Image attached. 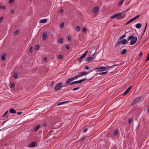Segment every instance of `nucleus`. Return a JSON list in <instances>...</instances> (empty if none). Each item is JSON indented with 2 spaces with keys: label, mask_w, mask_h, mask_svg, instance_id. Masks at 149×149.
<instances>
[{
  "label": "nucleus",
  "mask_w": 149,
  "mask_h": 149,
  "mask_svg": "<svg viewBox=\"0 0 149 149\" xmlns=\"http://www.w3.org/2000/svg\"><path fill=\"white\" fill-rule=\"evenodd\" d=\"M131 39L132 40L130 43V45H132L134 44L136 42L137 40V38L136 36H134L133 35H131L128 38L127 40H130Z\"/></svg>",
  "instance_id": "nucleus-1"
},
{
  "label": "nucleus",
  "mask_w": 149,
  "mask_h": 149,
  "mask_svg": "<svg viewBox=\"0 0 149 149\" xmlns=\"http://www.w3.org/2000/svg\"><path fill=\"white\" fill-rule=\"evenodd\" d=\"M127 42V40L126 39H123L122 40H121L117 42L116 45L117 46H118L121 44L124 45L126 44Z\"/></svg>",
  "instance_id": "nucleus-2"
},
{
  "label": "nucleus",
  "mask_w": 149,
  "mask_h": 149,
  "mask_svg": "<svg viewBox=\"0 0 149 149\" xmlns=\"http://www.w3.org/2000/svg\"><path fill=\"white\" fill-rule=\"evenodd\" d=\"M63 84V83L61 82L57 84L55 86L54 88L55 91H56L60 89L62 85Z\"/></svg>",
  "instance_id": "nucleus-3"
},
{
  "label": "nucleus",
  "mask_w": 149,
  "mask_h": 149,
  "mask_svg": "<svg viewBox=\"0 0 149 149\" xmlns=\"http://www.w3.org/2000/svg\"><path fill=\"white\" fill-rule=\"evenodd\" d=\"M94 70H97V72H101L105 71L107 70L106 67L101 66L98 68H95Z\"/></svg>",
  "instance_id": "nucleus-4"
},
{
  "label": "nucleus",
  "mask_w": 149,
  "mask_h": 149,
  "mask_svg": "<svg viewBox=\"0 0 149 149\" xmlns=\"http://www.w3.org/2000/svg\"><path fill=\"white\" fill-rule=\"evenodd\" d=\"M88 52V51H86L77 60L79 62H81L82 61L81 59L84 58L86 56L87 53Z\"/></svg>",
  "instance_id": "nucleus-5"
},
{
  "label": "nucleus",
  "mask_w": 149,
  "mask_h": 149,
  "mask_svg": "<svg viewBox=\"0 0 149 149\" xmlns=\"http://www.w3.org/2000/svg\"><path fill=\"white\" fill-rule=\"evenodd\" d=\"M141 97H138L135 99L132 103V105L133 106L139 101L141 99Z\"/></svg>",
  "instance_id": "nucleus-6"
},
{
  "label": "nucleus",
  "mask_w": 149,
  "mask_h": 149,
  "mask_svg": "<svg viewBox=\"0 0 149 149\" xmlns=\"http://www.w3.org/2000/svg\"><path fill=\"white\" fill-rule=\"evenodd\" d=\"M132 87V85L130 86L125 91V92L123 93V95H125L127 93H128Z\"/></svg>",
  "instance_id": "nucleus-7"
},
{
  "label": "nucleus",
  "mask_w": 149,
  "mask_h": 149,
  "mask_svg": "<svg viewBox=\"0 0 149 149\" xmlns=\"http://www.w3.org/2000/svg\"><path fill=\"white\" fill-rule=\"evenodd\" d=\"M37 144V142L36 141H33L30 143L28 146L29 147H34Z\"/></svg>",
  "instance_id": "nucleus-8"
},
{
  "label": "nucleus",
  "mask_w": 149,
  "mask_h": 149,
  "mask_svg": "<svg viewBox=\"0 0 149 149\" xmlns=\"http://www.w3.org/2000/svg\"><path fill=\"white\" fill-rule=\"evenodd\" d=\"M107 73V71H106V72H101V73H96L90 79H89L90 80H91V79L92 78H93V77H94L95 76H97V75L98 74H100V75L105 74H106Z\"/></svg>",
  "instance_id": "nucleus-9"
},
{
  "label": "nucleus",
  "mask_w": 149,
  "mask_h": 149,
  "mask_svg": "<svg viewBox=\"0 0 149 149\" xmlns=\"http://www.w3.org/2000/svg\"><path fill=\"white\" fill-rule=\"evenodd\" d=\"M94 59V58L92 56L88 57L86 58V62H89V61L93 60Z\"/></svg>",
  "instance_id": "nucleus-10"
},
{
  "label": "nucleus",
  "mask_w": 149,
  "mask_h": 149,
  "mask_svg": "<svg viewBox=\"0 0 149 149\" xmlns=\"http://www.w3.org/2000/svg\"><path fill=\"white\" fill-rule=\"evenodd\" d=\"M88 74V73L86 72H80V73H79L78 74V75L79 76V77H81L83 76V75L87 74Z\"/></svg>",
  "instance_id": "nucleus-11"
},
{
  "label": "nucleus",
  "mask_w": 149,
  "mask_h": 149,
  "mask_svg": "<svg viewBox=\"0 0 149 149\" xmlns=\"http://www.w3.org/2000/svg\"><path fill=\"white\" fill-rule=\"evenodd\" d=\"M47 32H45L43 33L42 37V39L43 40H45L47 38Z\"/></svg>",
  "instance_id": "nucleus-12"
},
{
  "label": "nucleus",
  "mask_w": 149,
  "mask_h": 149,
  "mask_svg": "<svg viewBox=\"0 0 149 149\" xmlns=\"http://www.w3.org/2000/svg\"><path fill=\"white\" fill-rule=\"evenodd\" d=\"M121 64V63H120L119 64H114L113 65L111 66H107L106 67V68L108 69L111 68L115 66H117L120 65Z\"/></svg>",
  "instance_id": "nucleus-13"
},
{
  "label": "nucleus",
  "mask_w": 149,
  "mask_h": 149,
  "mask_svg": "<svg viewBox=\"0 0 149 149\" xmlns=\"http://www.w3.org/2000/svg\"><path fill=\"white\" fill-rule=\"evenodd\" d=\"M127 52V49H123L120 52V54L121 55H124Z\"/></svg>",
  "instance_id": "nucleus-14"
},
{
  "label": "nucleus",
  "mask_w": 149,
  "mask_h": 149,
  "mask_svg": "<svg viewBox=\"0 0 149 149\" xmlns=\"http://www.w3.org/2000/svg\"><path fill=\"white\" fill-rule=\"evenodd\" d=\"M99 10V7L98 6L95 7L93 9V11L95 13L97 12Z\"/></svg>",
  "instance_id": "nucleus-15"
},
{
  "label": "nucleus",
  "mask_w": 149,
  "mask_h": 149,
  "mask_svg": "<svg viewBox=\"0 0 149 149\" xmlns=\"http://www.w3.org/2000/svg\"><path fill=\"white\" fill-rule=\"evenodd\" d=\"M19 29H17L13 33V35L14 36H16L17 35L19 32Z\"/></svg>",
  "instance_id": "nucleus-16"
},
{
  "label": "nucleus",
  "mask_w": 149,
  "mask_h": 149,
  "mask_svg": "<svg viewBox=\"0 0 149 149\" xmlns=\"http://www.w3.org/2000/svg\"><path fill=\"white\" fill-rule=\"evenodd\" d=\"M9 112L12 113H15L16 112V111L15 109H10Z\"/></svg>",
  "instance_id": "nucleus-17"
},
{
  "label": "nucleus",
  "mask_w": 149,
  "mask_h": 149,
  "mask_svg": "<svg viewBox=\"0 0 149 149\" xmlns=\"http://www.w3.org/2000/svg\"><path fill=\"white\" fill-rule=\"evenodd\" d=\"M40 125H38L36 126L34 128V130L35 132L37 131L39 129L40 127Z\"/></svg>",
  "instance_id": "nucleus-18"
},
{
  "label": "nucleus",
  "mask_w": 149,
  "mask_h": 149,
  "mask_svg": "<svg viewBox=\"0 0 149 149\" xmlns=\"http://www.w3.org/2000/svg\"><path fill=\"white\" fill-rule=\"evenodd\" d=\"M6 55L5 54H3L1 56V59L3 61H4L6 59Z\"/></svg>",
  "instance_id": "nucleus-19"
},
{
  "label": "nucleus",
  "mask_w": 149,
  "mask_h": 149,
  "mask_svg": "<svg viewBox=\"0 0 149 149\" xmlns=\"http://www.w3.org/2000/svg\"><path fill=\"white\" fill-rule=\"evenodd\" d=\"M86 79H81L79 81H77V84L81 83V82H83V81L86 80Z\"/></svg>",
  "instance_id": "nucleus-20"
},
{
  "label": "nucleus",
  "mask_w": 149,
  "mask_h": 149,
  "mask_svg": "<svg viewBox=\"0 0 149 149\" xmlns=\"http://www.w3.org/2000/svg\"><path fill=\"white\" fill-rule=\"evenodd\" d=\"M134 18V17L133 18H132L130 19L126 24H128L130 22H132V21H134V20H135Z\"/></svg>",
  "instance_id": "nucleus-21"
},
{
  "label": "nucleus",
  "mask_w": 149,
  "mask_h": 149,
  "mask_svg": "<svg viewBox=\"0 0 149 149\" xmlns=\"http://www.w3.org/2000/svg\"><path fill=\"white\" fill-rule=\"evenodd\" d=\"M141 26V24L140 23H138L136 25V28L137 29L140 28Z\"/></svg>",
  "instance_id": "nucleus-22"
},
{
  "label": "nucleus",
  "mask_w": 149,
  "mask_h": 149,
  "mask_svg": "<svg viewBox=\"0 0 149 149\" xmlns=\"http://www.w3.org/2000/svg\"><path fill=\"white\" fill-rule=\"evenodd\" d=\"M63 41V39L62 38H60L58 40V43L60 44L62 43Z\"/></svg>",
  "instance_id": "nucleus-23"
},
{
  "label": "nucleus",
  "mask_w": 149,
  "mask_h": 149,
  "mask_svg": "<svg viewBox=\"0 0 149 149\" xmlns=\"http://www.w3.org/2000/svg\"><path fill=\"white\" fill-rule=\"evenodd\" d=\"M79 77V75H78L75 76L72 78L71 79L73 81L75 79H78Z\"/></svg>",
  "instance_id": "nucleus-24"
},
{
  "label": "nucleus",
  "mask_w": 149,
  "mask_h": 149,
  "mask_svg": "<svg viewBox=\"0 0 149 149\" xmlns=\"http://www.w3.org/2000/svg\"><path fill=\"white\" fill-rule=\"evenodd\" d=\"M14 77L15 79H16L18 76V74L17 72H15L14 73Z\"/></svg>",
  "instance_id": "nucleus-25"
},
{
  "label": "nucleus",
  "mask_w": 149,
  "mask_h": 149,
  "mask_svg": "<svg viewBox=\"0 0 149 149\" xmlns=\"http://www.w3.org/2000/svg\"><path fill=\"white\" fill-rule=\"evenodd\" d=\"M47 20V19H42L40 21V22L42 23H45L46 22Z\"/></svg>",
  "instance_id": "nucleus-26"
},
{
  "label": "nucleus",
  "mask_w": 149,
  "mask_h": 149,
  "mask_svg": "<svg viewBox=\"0 0 149 149\" xmlns=\"http://www.w3.org/2000/svg\"><path fill=\"white\" fill-rule=\"evenodd\" d=\"M6 9V8L5 6H1L0 5V9Z\"/></svg>",
  "instance_id": "nucleus-27"
},
{
  "label": "nucleus",
  "mask_w": 149,
  "mask_h": 149,
  "mask_svg": "<svg viewBox=\"0 0 149 149\" xmlns=\"http://www.w3.org/2000/svg\"><path fill=\"white\" fill-rule=\"evenodd\" d=\"M72 81L71 78L69 79L66 81L67 84H68Z\"/></svg>",
  "instance_id": "nucleus-28"
},
{
  "label": "nucleus",
  "mask_w": 149,
  "mask_h": 149,
  "mask_svg": "<svg viewBox=\"0 0 149 149\" xmlns=\"http://www.w3.org/2000/svg\"><path fill=\"white\" fill-rule=\"evenodd\" d=\"M126 37V34L125 33L123 36H120L119 38L121 40Z\"/></svg>",
  "instance_id": "nucleus-29"
},
{
  "label": "nucleus",
  "mask_w": 149,
  "mask_h": 149,
  "mask_svg": "<svg viewBox=\"0 0 149 149\" xmlns=\"http://www.w3.org/2000/svg\"><path fill=\"white\" fill-rule=\"evenodd\" d=\"M80 30V27L79 26H78L76 28V29L75 31L77 32H78Z\"/></svg>",
  "instance_id": "nucleus-30"
},
{
  "label": "nucleus",
  "mask_w": 149,
  "mask_h": 149,
  "mask_svg": "<svg viewBox=\"0 0 149 149\" xmlns=\"http://www.w3.org/2000/svg\"><path fill=\"white\" fill-rule=\"evenodd\" d=\"M124 0H122L121 1H120L118 3V6H121L123 2V1H124Z\"/></svg>",
  "instance_id": "nucleus-31"
},
{
  "label": "nucleus",
  "mask_w": 149,
  "mask_h": 149,
  "mask_svg": "<svg viewBox=\"0 0 149 149\" xmlns=\"http://www.w3.org/2000/svg\"><path fill=\"white\" fill-rule=\"evenodd\" d=\"M77 84V81H73V82H71V83H70L69 85H72V84Z\"/></svg>",
  "instance_id": "nucleus-32"
},
{
  "label": "nucleus",
  "mask_w": 149,
  "mask_h": 149,
  "mask_svg": "<svg viewBox=\"0 0 149 149\" xmlns=\"http://www.w3.org/2000/svg\"><path fill=\"white\" fill-rule=\"evenodd\" d=\"M77 84V81H73V82H71V83H70L69 85H72V84Z\"/></svg>",
  "instance_id": "nucleus-33"
},
{
  "label": "nucleus",
  "mask_w": 149,
  "mask_h": 149,
  "mask_svg": "<svg viewBox=\"0 0 149 149\" xmlns=\"http://www.w3.org/2000/svg\"><path fill=\"white\" fill-rule=\"evenodd\" d=\"M39 46L38 45H36L35 48V50H36L39 49Z\"/></svg>",
  "instance_id": "nucleus-34"
},
{
  "label": "nucleus",
  "mask_w": 149,
  "mask_h": 149,
  "mask_svg": "<svg viewBox=\"0 0 149 149\" xmlns=\"http://www.w3.org/2000/svg\"><path fill=\"white\" fill-rule=\"evenodd\" d=\"M122 13H118L117 14H115V15H116V17H117L119 16H121V15H122Z\"/></svg>",
  "instance_id": "nucleus-35"
},
{
  "label": "nucleus",
  "mask_w": 149,
  "mask_h": 149,
  "mask_svg": "<svg viewBox=\"0 0 149 149\" xmlns=\"http://www.w3.org/2000/svg\"><path fill=\"white\" fill-rule=\"evenodd\" d=\"M149 60V53L148 54L147 56V58L146 59V62L148 61Z\"/></svg>",
  "instance_id": "nucleus-36"
},
{
  "label": "nucleus",
  "mask_w": 149,
  "mask_h": 149,
  "mask_svg": "<svg viewBox=\"0 0 149 149\" xmlns=\"http://www.w3.org/2000/svg\"><path fill=\"white\" fill-rule=\"evenodd\" d=\"M65 47L67 49H68L70 48V46L69 45H65Z\"/></svg>",
  "instance_id": "nucleus-37"
},
{
  "label": "nucleus",
  "mask_w": 149,
  "mask_h": 149,
  "mask_svg": "<svg viewBox=\"0 0 149 149\" xmlns=\"http://www.w3.org/2000/svg\"><path fill=\"white\" fill-rule=\"evenodd\" d=\"M118 132V130H116L114 131V134L115 136H116Z\"/></svg>",
  "instance_id": "nucleus-38"
},
{
  "label": "nucleus",
  "mask_w": 149,
  "mask_h": 149,
  "mask_svg": "<svg viewBox=\"0 0 149 149\" xmlns=\"http://www.w3.org/2000/svg\"><path fill=\"white\" fill-rule=\"evenodd\" d=\"M116 17H116L115 14L114 15L111 16L110 18L111 19H114V18H116Z\"/></svg>",
  "instance_id": "nucleus-39"
},
{
  "label": "nucleus",
  "mask_w": 149,
  "mask_h": 149,
  "mask_svg": "<svg viewBox=\"0 0 149 149\" xmlns=\"http://www.w3.org/2000/svg\"><path fill=\"white\" fill-rule=\"evenodd\" d=\"M15 86V84L14 83H12L11 84L10 87L12 88H13Z\"/></svg>",
  "instance_id": "nucleus-40"
},
{
  "label": "nucleus",
  "mask_w": 149,
  "mask_h": 149,
  "mask_svg": "<svg viewBox=\"0 0 149 149\" xmlns=\"http://www.w3.org/2000/svg\"><path fill=\"white\" fill-rule=\"evenodd\" d=\"M85 137H82V138H81V139L79 140L78 141V142H81V141H82V140L84 139Z\"/></svg>",
  "instance_id": "nucleus-41"
},
{
  "label": "nucleus",
  "mask_w": 149,
  "mask_h": 149,
  "mask_svg": "<svg viewBox=\"0 0 149 149\" xmlns=\"http://www.w3.org/2000/svg\"><path fill=\"white\" fill-rule=\"evenodd\" d=\"M65 104V102H61L59 103H58L57 104V106H59V105H61L63 104Z\"/></svg>",
  "instance_id": "nucleus-42"
},
{
  "label": "nucleus",
  "mask_w": 149,
  "mask_h": 149,
  "mask_svg": "<svg viewBox=\"0 0 149 149\" xmlns=\"http://www.w3.org/2000/svg\"><path fill=\"white\" fill-rule=\"evenodd\" d=\"M82 31L84 32H85L87 31L86 28V27L83 28Z\"/></svg>",
  "instance_id": "nucleus-43"
},
{
  "label": "nucleus",
  "mask_w": 149,
  "mask_h": 149,
  "mask_svg": "<svg viewBox=\"0 0 149 149\" xmlns=\"http://www.w3.org/2000/svg\"><path fill=\"white\" fill-rule=\"evenodd\" d=\"M132 119L131 118H130L129 119V120H128V123L129 124H130L131 123H132Z\"/></svg>",
  "instance_id": "nucleus-44"
},
{
  "label": "nucleus",
  "mask_w": 149,
  "mask_h": 149,
  "mask_svg": "<svg viewBox=\"0 0 149 149\" xmlns=\"http://www.w3.org/2000/svg\"><path fill=\"white\" fill-rule=\"evenodd\" d=\"M122 13V15H121V16H120V17H121V18H123L125 17V14L123 13Z\"/></svg>",
  "instance_id": "nucleus-45"
},
{
  "label": "nucleus",
  "mask_w": 149,
  "mask_h": 149,
  "mask_svg": "<svg viewBox=\"0 0 149 149\" xmlns=\"http://www.w3.org/2000/svg\"><path fill=\"white\" fill-rule=\"evenodd\" d=\"M80 88V87H78L76 88H73V90L74 91L78 90V89H79Z\"/></svg>",
  "instance_id": "nucleus-46"
},
{
  "label": "nucleus",
  "mask_w": 149,
  "mask_h": 149,
  "mask_svg": "<svg viewBox=\"0 0 149 149\" xmlns=\"http://www.w3.org/2000/svg\"><path fill=\"white\" fill-rule=\"evenodd\" d=\"M64 24L63 23H62L60 25V27L61 28L63 27L64 26Z\"/></svg>",
  "instance_id": "nucleus-47"
},
{
  "label": "nucleus",
  "mask_w": 149,
  "mask_h": 149,
  "mask_svg": "<svg viewBox=\"0 0 149 149\" xmlns=\"http://www.w3.org/2000/svg\"><path fill=\"white\" fill-rule=\"evenodd\" d=\"M63 58V56L62 55H60L58 56V58L59 59H61Z\"/></svg>",
  "instance_id": "nucleus-48"
},
{
  "label": "nucleus",
  "mask_w": 149,
  "mask_h": 149,
  "mask_svg": "<svg viewBox=\"0 0 149 149\" xmlns=\"http://www.w3.org/2000/svg\"><path fill=\"white\" fill-rule=\"evenodd\" d=\"M85 69H86L87 70L89 69V67L88 65H86L85 67Z\"/></svg>",
  "instance_id": "nucleus-49"
},
{
  "label": "nucleus",
  "mask_w": 149,
  "mask_h": 149,
  "mask_svg": "<svg viewBox=\"0 0 149 149\" xmlns=\"http://www.w3.org/2000/svg\"><path fill=\"white\" fill-rule=\"evenodd\" d=\"M147 26V23H146L145 24V27L144 29V32L146 30V29Z\"/></svg>",
  "instance_id": "nucleus-50"
},
{
  "label": "nucleus",
  "mask_w": 149,
  "mask_h": 149,
  "mask_svg": "<svg viewBox=\"0 0 149 149\" xmlns=\"http://www.w3.org/2000/svg\"><path fill=\"white\" fill-rule=\"evenodd\" d=\"M88 130V129L87 128H84L83 130L84 132H86Z\"/></svg>",
  "instance_id": "nucleus-51"
},
{
  "label": "nucleus",
  "mask_w": 149,
  "mask_h": 149,
  "mask_svg": "<svg viewBox=\"0 0 149 149\" xmlns=\"http://www.w3.org/2000/svg\"><path fill=\"white\" fill-rule=\"evenodd\" d=\"M143 55V53L141 52L140 53V54H139V56H142V55Z\"/></svg>",
  "instance_id": "nucleus-52"
},
{
  "label": "nucleus",
  "mask_w": 149,
  "mask_h": 149,
  "mask_svg": "<svg viewBox=\"0 0 149 149\" xmlns=\"http://www.w3.org/2000/svg\"><path fill=\"white\" fill-rule=\"evenodd\" d=\"M139 17H140V15H137V16H136L134 17V18L135 19H136L137 18H138Z\"/></svg>",
  "instance_id": "nucleus-53"
},
{
  "label": "nucleus",
  "mask_w": 149,
  "mask_h": 149,
  "mask_svg": "<svg viewBox=\"0 0 149 149\" xmlns=\"http://www.w3.org/2000/svg\"><path fill=\"white\" fill-rule=\"evenodd\" d=\"M139 17H140V15H137V16H136L134 17V18L135 19H136L137 18H138Z\"/></svg>",
  "instance_id": "nucleus-54"
},
{
  "label": "nucleus",
  "mask_w": 149,
  "mask_h": 149,
  "mask_svg": "<svg viewBox=\"0 0 149 149\" xmlns=\"http://www.w3.org/2000/svg\"><path fill=\"white\" fill-rule=\"evenodd\" d=\"M33 49V47H31L29 49V51H30V52H31V53H32V49Z\"/></svg>",
  "instance_id": "nucleus-55"
},
{
  "label": "nucleus",
  "mask_w": 149,
  "mask_h": 149,
  "mask_svg": "<svg viewBox=\"0 0 149 149\" xmlns=\"http://www.w3.org/2000/svg\"><path fill=\"white\" fill-rule=\"evenodd\" d=\"M96 56L95 55V53L93 54V55L92 57H94V59H95V57H96Z\"/></svg>",
  "instance_id": "nucleus-56"
},
{
  "label": "nucleus",
  "mask_w": 149,
  "mask_h": 149,
  "mask_svg": "<svg viewBox=\"0 0 149 149\" xmlns=\"http://www.w3.org/2000/svg\"><path fill=\"white\" fill-rule=\"evenodd\" d=\"M17 113L18 115H20L22 114V112H18Z\"/></svg>",
  "instance_id": "nucleus-57"
},
{
  "label": "nucleus",
  "mask_w": 149,
  "mask_h": 149,
  "mask_svg": "<svg viewBox=\"0 0 149 149\" xmlns=\"http://www.w3.org/2000/svg\"><path fill=\"white\" fill-rule=\"evenodd\" d=\"M67 39L68 40H71V38L70 36H69L68 37Z\"/></svg>",
  "instance_id": "nucleus-58"
},
{
  "label": "nucleus",
  "mask_w": 149,
  "mask_h": 149,
  "mask_svg": "<svg viewBox=\"0 0 149 149\" xmlns=\"http://www.w3.org/2000/svg\"><path fill=\"white\" fill-rule=\"evenodd\" d=\"M43 126L45 127L47 126V124L45 123H44L43 124Z\"/></svg>",
  "instance_id": "nucleus-59"
},
{
  "label": "nucleus",
  "mask_w": 149,
  "mask_h": 149,
  "mask_svg": "<svg viewBox=\"0 0 149 149\" xmlns=\"http://www.w3.org/2000/svg\"><path fill=\"white\" fill-rule=\"evenodd\" d=\"M71 102V101L70 100H68V101H67L64 102H65V104L66 103L68 102Z\"/></svg>",
  "instance_id": "nucleus-60"
},
{
  "label": "nucleus",
  "mask_w": 149,
  "mask_h": 149,
  "mask_svg": "<svg viewBox=\"0 0 149 149\" xmlns=\"http://www.w3.org/2000/svg\"><path fill=\"white\" fill-rule=\"evenodd\" d=\"M3 19V17H1L0 18V22L2 21Z\"/></svg>",
  "instance_id": "nucleus-61"
},
{
  "label": "nucleus",
  "mask_w": 149,
  "mask_h": 149,
  "mask_svg": "<svg viewBox=\"0 0 149 149\" xmlns=\"http://www.w3.org/2000/svg\"><path fill=\"white\" fill-rule=\"evenodd\" d=\"M63 9H61L60 11V13H62L63 12Z\"/></svg>",
  "instance_id": "nucleus-62"
},
{
  "label": "nucleus",
  "mask_w": 149,
  "mask_h": 149,
  "mask_svg": "<svg viewBox=\"0 0 149 149\" xmlns=\"http://www.w3.org/2000/svg\"><path fill=\"white\" fill-rule=\"evenodd\" d=\"M14 0H10L9 1V3H12L14 1Z\"/></svg>",
  "instance_id": "nucleus-63"
},
{
  "label": "nucleus",
  "mask_w": 149,
  "mask_h": 149,
  "mask_svg": "<svg viewBox=\"0 0 149 149\" xmlns=\"http://www.w3.org/2000/svg\"><path fill=\"white\" fill-rule=\"evenodd\" d=\"M68 84H67V82L66 83V84H65L63 86V87H65V86H68Z\"/></svg>",
  "instance_id": "nucleus-64"
}]
</instances>
